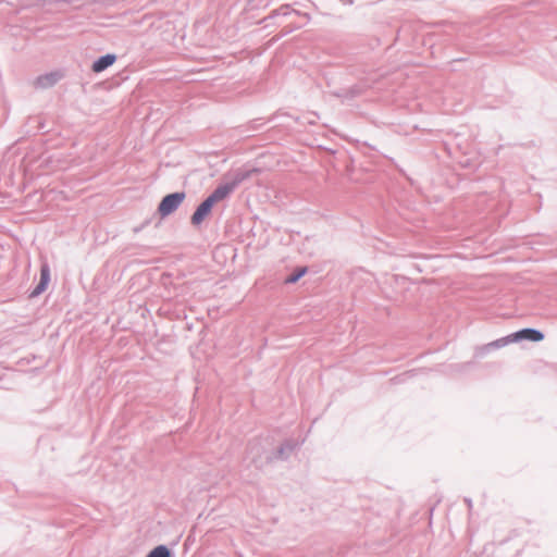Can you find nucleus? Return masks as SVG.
<instances>
[{
    "instance_id": "4",
    "label": "nucleus",
    "mask_w": 557,
    "mask_h": 557,
    "mask_svg": "<svg viewBox=\"0 0 557 557\" xmlns=\"http://www.w3.org/2000/svg\"><path fill=\"white\" fill-rule=\"evenodd\" d=\"M64 77L61 70L51 71L36 77L34 82L35 88L48 89L57 85Z\"/></svg>"
},
{
    "instance_id": "10",
    "label": "nucleus",
    "mask_w": 557,
    "mask_h": 557,
    "mask_svg": "<svg viewBox=\"0 0 557 557\" xmlns=\"http://www.w3.org/2000/svg\"><path fill=\"white\" fill-rule=\"evenodd\" d=\"M363 92V87L360 85H352L347 88H341L332 92V95L338 99L352 100Z\"/></svg>"
},
{
    "instance_id": "18",
    "label": "nucleus",
    "mask_w": 557,
    "mask_h": 557,
    "mask_svg": "<svg viewBox=\"0 0 557 557\" xmlns=\"http://www.w3.org/2000/svg\"><path fill=\"white\" fill-rule=\"evenodd\" d=\"M302 119H304V121H301L300 117H296V122H299L302 125H305V124L313 125L315 123V121L313 119H308V117H302Z\"/></svg>"
},
{
    "instance_id": "3",
    "label": "nucleus",
    "mask_w": 557,
    "mask_h": 557,
    "mask_svg": "<svg viewBox=\"0 0 557 557\" xmlns=\"http://www.w3.org/2000/svg\"><path fill=\"white\" fill-rule=\"evenodd\" d=\"M185 198L186 193L183 190L170 193L163 196L157 207L156 214L159 215V220L156 223V226H159L163 219L173 214L183 203Z\"/></svg>"
},
{
    "instance_id": "22",
    "label": "nucleus",
    "mask_w": 557,
    "mask_h": 557,
    "mask_svg": "<svg viewBox=\"0 0 557 557\" xmlns=\"http://www.w3.org/2000/svg\"><path fill=\"white\" fill-rule=\"evenodd\" d=\"M310 115H313L314 117L319 116L317 112H311Z\"/></svg>"
},
{
    "instance_id": "9",
    "label": "nucleus",
    "mask_w": 557,
    "mask_h": 557,
    "mask_svg": "<svg viewBox=\"0 0 557 557\" xmlns=\"http://www.w3.org/2000/svg\"><path fill=\"white\" fill-rule=\"evenodd\" d=\"M117 60V55L115 53H106L98 57L91 64V71L96 74L102 73L112 66Z\"/></svg>"
},
{
    "instance_id": "6",
    "label": "nucleus",
    "mask_w": 557,
    "mask_h": 557,
    "mask_svg": "<svg viewBox=\"0 0 557 557\" xmlns=\"http://www.w3.org/2000/svg\"><path fill=\"white\" fill-rule=\"evenodd\" d=\"M515 343H520L523 341L539 343L545 338L544 333L534 327H523L512 333Z\"/></svg>"
},
{
    "instance_id": "19",
    "label": "nucleus",
    "mask_w": 557,
    "mask_h": 557,
    "mask_svg": "<svg viewBox=\"0 0 557 557\" xmlns=\"http://www.w3.org/2000/svg\"><path fill=\"white\" fill-rule=\"evenodd\" d=\"M150 222H151V220L144 221L140 225L134 227V232L135 233L141 232Z\"/></svg>"
},
{
    "instance_id": "1",
    "label": "nucleus",
    "mask_w": 557,
    "mask_h": 557,
    "mask_svg": "<svg viewBox=\"0 0 557 557\" xmlns=\"http://www.w3.org/2000/svg\"><path fill=\"white\" fill-rule=\"evenodd\" d=\"M298 444L293 438L283 441L276 448L267 450L259 441H250L247 445V454L251 465L257 469H263L274 461H286L296 450Z\"/></svg>"
},
{
    "instance_id": "15",
    "label": "nucleus",
    "mask_w": 557,
    "mask_h": 557,
    "mask_svg": "<svg viewBox=\"0 0 557 557\" xmlns=\"http://www.w3.org/2000/svg\"><path fill=\"white\" fill-rule=\"evenodd\" d=\"M492 350L494 349L492 346H490V343L486 345L478 346L474 350V357L478 359L484 358Z\"/></svg>"
},
{
    "instance_id": "14",
    "label": "nucleus",
    "mask_w": 557,
    "mask_h": 557,
    "mask_svg": "<svg viewBox=\"0 0 557 557\" xmlns=\"http://www.w3.org/2000/svg\"><path fill=\"white\" fill-rule=\"evenodd\" d=\"M416 370H408L405 371L392 379V382L395 384H403L406 383L409 379L413 377L416 375Z\"/></svg>"
},
{
    "instance_id": "16",
    "label": "nucleus",
    "mask_w": 557,
    "mask_h": 557,
    "mask_svg": "<svg viewBox=\"0 0 557 557\" xmlns=\"http://www.w3.org/2000/svg\"><path fill=\"white\" fill-rule=\"evenodd\" d=\"M205 200H206L207 202H209L210 207H212V208L214 207V205H215V203H218L219 201H222V200L219 198L218 194H215V193H213V191H212V193H210V194L205 198Z\"/></svg>"
},
{
    "instance_id": "2",
    "label": "nucleus",
    "mask_w": 557,
    "mask_h": 557,
    "mask_svg": "<svg viewBox=\"0 0 557 557\" xmlns=\"http://www.w3.org/2000/svg\"><path fill=\"white\" fill-rule=\"evenodd\" d=\"M259 168H240L235 170L226 182L219 184L213 193L218 194L221 200L226 199L230 195L246 180L255 174H259Z\"/></svg>"
},
{
    "instance_id": "21",
    "label": "nucleus",
    "mask_w": 557,
    "mask_h": 557,
    "mask_svg": "<svg viewBox=\"0 0 557 557\" xmlns=\"http://www.w3.org/2000/svg\"><path fill=\"white\" fill-rule=\"evenodd\" d=\"M465 502H466V504L468 505V507H469V508H471V507H472V500H471V498H465Z\"/></svg>"
},
{
    "instance_id": "23",
    "label": "nucleus",
    "mask_w": 557,
    "mask_h": 557,
    "mask_svg": "<svg viewBox=\"0 0 557 557\" xmlns=\"http://www.w3.org/2000/svg\"><path fill=\"white\" fill-rule=\"evenodd\" d=\"M39 129L44 128V123H39V126H38Z\"/></svg>"
},
{
    "instance_id": "24",
    "label": "nucleus",
    "mask_w": 557,
    "mask_h": 557,
    "mask_svg": "<svg viewBox=\"0 0 557 557\" xmlns=\"http://www.w3.org/2000/svg\"><path fill=\"white\" fill-rule=\"evenodd\" d=\"M252 125H253V126H252L253 128H257L256 121H252Z\"/></svg>"
},
{
    "instance_id": "8",
    "label": "nucleus",
    "mask_w": 557,
    "mask_h": 557,
    "mask_svg": "<svg viewBox=\"0 0 557 557\" xmlns=\"http://www.w3.org/2000/svg\"><path fill=\"white\" fill-rule=\"evenodd\" d=\"M212 207L205 199L196 207L194 213L190 216V223L193 226H200L202 222L211 214Z\"/></svg>"
},
{
    "instance_id": "12",
    "label": "nucleus",
    "mask_w": 557,
    "mask_h": 557,
    "mask_svg": "<svg viewBox=\"0 0 557 557\" xmlns=\"http://www.w3.org/2000/svg\"><path fill=\"white\" fill-rule=\"evenodd\" d=\"M309 272V267L300 265L294 269V271L287 275L284 280L286 284H296L301 277Z\"/></svg>"
},
{
    "instance_id": "13",
    "label": "nucleus",
    "mask_w": 557,
    "mask_h": 557,
    "mask_svg": "<svg viewBox=\"0 0 557 557\" xmlns=\"http://www.w3.org/2000/svg\"><path fill=\"white\" fill-rule=\"evenodd\" d=\"M511 343H515L512 333L507 335V336H504V337H500V338H498L496 341L491 342L490 346H492L493 349H498V348H503V347H505V346H507L508 344H511Z\"/></svg>"
},
{
    "instance_id": "11",
    "label": "nucleus",
    "mask_w": 557,
    "mask_h": 557,
    "mask_svg": "<svg viewBox=\"0 0 557 557\" xmlns=\"http://www.w3.org/2000/svg\"><path fill=\"white\" fill-rule=\"evenodd\" d=\"M145 557H175V554L168 545L159 544L150 549Z\"/></svg>"
},
{
    "instance_id": "5",
    "label": "nucleus",
    "mask_w": 557,
    "mask_h": 557,
    "mask_svg": "<svg viewBox=\"0 0 557 557\" xmlns=\"http://www.w3.org/2000/svg\"><path fill=\"white\" fill-rule=\"evenodd\" d=\"M50 281H51L50 267L48 263H42L40 265L39 282L29 292L28 298L33 299V298L40 296L48 288Z\"/></svg>"
},
{
    "instance_id": "7",
    "label": "nucleus",
    "mask_w": 557,
    "mask_h": 557,
    "mask_svg": "<svg viewBox=\"0 0 557 557\" xmlns=\"http://www.w3.org/2000/svg\"><path fill=\"white\" fill-rule=\"evenodd\" d=\"M292 14L296 15H302L306 18H309V15L307 13H300L299 11L292 8L290 4H282L280 8L272 10L270 14L265 17H263L260 21V24H264L265 26L270 25V21L277 17V16H289Z\"/></svg>"
},
{
    "instance_id": "17",
    "label": "nucleus",
    "mask_w": 557,
    "mask_h": 557,
    "mask_svg": "<svg viewBox=\"0 0 557 557\" xmlns=\"http://www.w3.org/2000/svg\"><path fill=\"white\" fill-rule=\"evenodd\" d=\"M205 200H206L207 202H209L210 207H212V208L214 207V205H215V203H218L219 201H222V200L219 198L218 194H215V193H213V191H212V193H210V194L205 198Z\"/></svg>"
},
{
    "instance_id": "20",
    "label": "nucleus",
    "mask_w": 557,
    "mask_h": 557,
    "mask_svg": "<svg viewBox=\"0 0 557 557\" xmlns=\"http://www.w3.org/2000/svg\"><path fill=\"white\" fill-rule=\"evenodd\" d=\"M299 27H300V26H298V25H297V26H294V27L286 26V27H284V29H283V34H282V36L288 35V34H290L294 29H298Z\"/></svg>"
},
{
    "instance_id": "25",
    "label": "nucleus",
    "mask_w": 557,
    "mask_h": 557,
    "mask_svg": "<svg viewBox=\"0 0 557 557\" xmlns=\"http://www.w3.org/2000/svg\"><path fill=\"white\" fill-rule=\"evenodd\" d=\"M347 2L352 3V0H347Z\"/></svg>"
}]
</instances>
